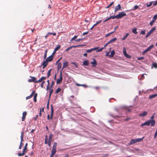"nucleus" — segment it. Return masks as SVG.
I'll list each match as a JSON object with an SVG mask.
<instances>
[{"mask_svg": "<svg viewBox=\"0 0 157 157\" xmlns=\"http://www.w3.org/2000/svg\"><path fill=\"white\" fill-rule=\"evenodd\" d=\"M155 121L153 120H150L144 122V123L142 124L140 126L143 127L144 125L149 126L150 124H151V126H154L155 124Z\"/></svg>", "mask_w": 157, "mask_h": 157, "instance_id": "obj_1", "label": "nucleus"}, {"mask_svg": "<svg viewBox=\"0 0 157 157\" xmlns=\"http://www.w3.org/2000/svg\"><path fill=\"white\" fill-rule=\"evenodd\" d=\"M144 137L141 138H137L136 139H132L130 142V144H133L136 142H139L142 141L144 139Z\"/></svg>", "mask_w": 157, "mask_h": 157, "instance_id": "obj_2", "label": "nucleus"}, {"mask_svg": "<svg viewBox=\"0 0 157 157\" xmlns=\"http://www.w3.org/2000/svg\"><path fill=\"white\" fill-rule=\"evenodd\" d=\"M117 15V19H119L122 18L124 16H126V14L124 11H122L121 13H119V14Z\"/></svg>", "mask_w": 157, "mask_h": 157, "instance_id": "obj_3", "label": "nucleus"}, {"mask_svg": "<svg viewBox=\"0 0 157 157\" xmlns=\"http://www.w3.org/2000/svg\"><path fill=\"white\" fill-rule=\"evenodd\" d=\"M155 27H154L153 28H152L149 31V32L147 33L146 35V36L145 37L146 38H147L149 37L152 34V33L155 30Z\"/></svg>", "mask_w": 157, "mask_h": 157, "instance_id": "obj_4", "label": "nucleus"}, {"mask_svg": "<svg viewBox=\"0 0 157 157\" xmlns=\"http://www.w3.org/2000/svg\"><path fill=\"white\" fill-rule=\"evenodd\" d=\"M63 80V77L62 76V73L61 72L60 73V77L59 79H57L56 80V83L57 84H60L62 82Z\"/></svg>", "mask_w": 157, "mask_h": 157, "instance_id": "obj_5", "label": "nucleus"}, {"mask_svg": "<svg viewBox=\"0 0 157 157\" xmlns=\"http://www.w3.org/2000/svg\"><path fill=\"white\" fill-rule=\"evenodd\" d=\"M121 10V7L120 4H118L117 6H115L114 10L115 12H117L118 10Z\"/></svg>", "mask_w": 157, "mask_h": 157, "instance_id": "obj_6", "label": "nucleus"}, {"mask_svg": "<svg viewBox=\"0 0 157 157\" xmlns=\"http://www.w3.org/2000/svg\"><path fill=\"white\" fill-rule=\"evenodd\" d=\"M84 46V45H76V46H71L68 48H67L65 50V51H66V52H67L70 49H72L73 48H75L78 47L82 46Z\"/></svg>", "mask_w": 157, "mask_h": 157, "instance_id": "obj_7", "label": "nucleus"}, {"mask_svg": "<svg viewBox=\"0 0 157 157\" xmlns=\"http://www.w3.org/2000/svg\"><path fill=\"white\" fill-rule=\"evenodd\" d=\"M26 149L24 148L22 153H17L18 156H21L24 155L26 152Z\"/></svg>", "mask_w": 157, "mask_h": 157, "instance_id": "obj_8", "label": "nucleus"}, {"mask_svg": "<svg viewBox=\"0 0 157 157\" xmlns=\"http://www.w3.org/2000/svg\"><path fill=\"white\" fill-rule=\"evenodd\" d=\"M93 61L91 62L90 63L92 64V66L93 67H95L97 65V63L96 60L94 58L92 59Z\"/></svg>", "mask_w": 157, "mask_h": 157, "instance_id": "obj_9", "label": "nucleus"}, {"mask_svg": "<svg viewBox=\"0 0 157 157\" xmlns=\"http://www.w3.org/2000/svg\"><path fill=\"white\" fill-rule=\"evenodd\" d=\"M30 77L31 78H32V79H29L28 80V82H33L35 83H36V78L35 77H32L31 76H30Z\"/></svg>", "mask_w": 157, "mask_h": 157, "instance_id": "obj_10", "label": "nucleus"}, {"mask_svg": "<svg viewBox=\"0 0 157 157\" xmlns=\"http://www.w3.org/2000/svg\"><path fill=\"white\" fill-rule=\"evenodd\" d=\"M51 117L50 118V119L52 120V119L53 113H54V109L53 105H51Z\"/></svg>", "mask_w": 157, "mask_h": 157, "instance_id": "obj_11", "label": "nucleus"}, {"mask_svg": "<svg viewBox=\"0 0 157 157\" xmlns=\"http://www.w3.org/2000/svg\"><path fill=\"white\" fill-rule=\"evenodd\" d=\"M56 149L52 148L51 153L50 157H54V155L56 154Z\"/></svg>", "mask_w": 157, "mask_h": 157, "instance_id": "obj_12", "label": "nucleus"}, {"mask_svg": "<svg viewBox=\"0 0 157 157\" xmlns=\"http://www.w3.org/2000/svg\"><path fill=\"white\" fill-rule=\"evenodd\" d=\"M123 52L124 55L127 58H131L130 56L127 54V52H126L125 49L124 48H123Z\"/></svg>", "mask_w": 157, "mask_h": 157, "instance_id": "obj_13", "label": "nucleus"}, {"mask_svg": "<svg viewBox=\"0 0 157 157\" xmlns=\"http://www.w3.org/2000/svg\"><path fill=\"white\" fill-rule=\"evenodd\" d=\"M98 47L94 48H93L86 50V52L88 53L90 52H92V51H94V50H97L98 49Z\"/></svg>", "mask_w": 157, "mask_h": 157, "instance_id": "obj_14", "label": "nucleus"}, {"mask_svg": "<svg viewBox=\"0 0 157 157\" xmlns=\"http://www.w3.org/2000/svg\"><path fill=\"white\" fill-rule=\"evenodd\" d=\"M49 35H53V36H55L56 35V34L55 33H51V32H48L47 33V35L45 36V39H47V37H48V36H49Z\"/></svg>", "mask_w": 157, "mask_h": 157, "instance_id": "obj_15", "label": "nucleus"}, {"mask_svg": "<svg viewBox=\"0 0 157 157\" xmlns=\"http://www.w3.org/2000/svg\"><path fill=\"white\" fill-rule=\"evenodd\" d=\"M27 115V112L26 111L22 113V121H23L25 120L26 116Z\"/></svg>", "mask_w": 157, "mask_h": 157, "instance_id": "obj_16", "label": "nucleus"}, {"mask_svg": "<svg viewBox=\"0 0 157 157\" xmlns=\"http://www.w3.org/2000/svg\"><path fill=\"white\" fill-rule=\"evenodd\" d=\"M53 56L51 55L47 58L46 59V60L48 62H51L53 60Z\"/></svg>", "mask_w": 157, "mask_h": 157, "instance_id": "obj_17", "label": "nucleus"}, {"mask_svg": "<svg viewBox=\"0 0 157 157\" xmlns=\"http://www.w3.org/2000/svg\"><path fill=\"white\" fill-rule=\"evenodd\" d=\"M68 66V62L67 61H64L63 63V66L62 69L67 67Z\"/></svg>", "mask_w": 157, "mask_h": 157, "instance_id": "obj_18", "label": "nucleus"}, {"mask_svg": "<svg viewBox=\"0 0 157 157\" xmlns=\"http://www.w3.org/2000/svg\"><path fill=\"white\" fill-rule=\"evenodd\" d=\"M35 93V91L33 90L32 91L31 94L29 96L27 97L26 98V99H28L31 98L33 95Z\"/></svg>", "mask_w": 157, "mask_h": 157, "instance_id": "obj_19", "label": "nucleus"}, {"mask_svg": "<svg viewBox=\"0 0 157 157\" xmlns=\"http://www.w3.org/2000/svg\"><path fill=\"white\" fill-rule=\"evenodd\" d=\"M147 114V112L146 111H144L142 113H141L139 114V116L142 117H144L145 116H146Z\"/></svg>", "mask_w": 157, "mask_h": 157, "instance_id": "obj_20", "label": "nucleus"}, {"mask_svg": "<svg viewBox=\"0 0 157 157\" xmlns=\"http://www.w3.org/2000/svg\"><path fill=\"white\" fill-rule=\"evenodd\" d=\"M24 132L22 131L21 132V142H22L24 140L23 138H24Z\"/></svg>", "mask_w": 157, "mask_h": 157, "instance_id": "obj_21", "label": "nucleus"}, {"mask_svg": "<svg viewBox=\"0 0 157 157\" xmlns=\"http://www.w3.org/2000/svg\"><path fill=\"white\" fill-rule=\"evenodd\" d=\"M112 18V19H114L115 18H116L117 19V15L115 16H111L109 18H108V19L105 20L104 21L105 22L109 20L110 19Z\"/></svg>", "mask_w": 157, "mask_h": 157, "instance_id": "obj_22", "label": "nucleus"}, {"mask_svg": "<svg viewBox=\"0 0 157 157\" xmlns=\"http://www.w3.org/2000/svg\"><path fill=\"white\" fill-rule=\"evenodd\" d=\"M115 54V51L113 50L111 52L110 55H109V56L110 58H112L113 57Z\"/></svg>", "mask_w": 157, "mask_h": 157, "instance_id": "obj_23", "label": "nucleus"}, {"mask_svg": "<svg viewBox=\"0 0 157 157\" xmlns=\"http://www.w3.org/2000/svg\"><path fill=\"white\" fill-rule=\"evenodd\" d=\"M53 135L51 133L50 134L49 137L48 141L52 142V138L53 137Z\"/></svg>", "mask_w": 157, "mask_h": 157, "instance_id": "obj_24", "label": "nucleus"}, {"mask_svg": "<svg viewBox=\"0 0 157 157\" xmlns=\"http://www.w3.org/2000/svg\"><path fill=\"white\" fill-rule=\"evenodd\" d=\"M117 40V38H116V37H115L112 39L111 40H110L109 41H108V42H109V44H110L111 43H112V42H114V41H115L116 40Z\"/></svg>", "mask_w": 157, "mask_h": 157, "instance_id": "obj_25", "label": "nucleus"}, {"mask_svg": "<svg viewBox=\"0 0 157 157\" xmlns=\"http://www.w3.org/2000/svg\"><path fill=\"white\" fill-rule=\"evenodd\" d=\"M83 65L88 66L89 65V61L88 60H85L83 61Z\"/></svg>", "mask_w": 157, "mask_h": 157, "instance_id": "obj_26", "label": "nucleus"}, {"mask_svg": "<svg viewBox=\"0 0 157 157\" xmlns=\"http://www.w3.org/2000/svg\"><path fill=\"white\" fill-rule=\"evenodd\" d=\"M157 96V94H154L153 95H151L149 96V98L150 99H151L152 98H154Z\"/></svg>", "mask_w": 157, "mask_h": 157, "instance_id": "obj_27", "label": "nucleus"}, {"mask_svg": "<svg viewBox=\"0 0 157 157\" xmlns=\"http://www.w3.org/2000/svg\"><path fill=\"white\" fill-rule=\"evenodd\" d=\"M37 95V93H36L34 94L33 100L34 102H36V97Z\"/></svg>", "mask_w": 157, "mask_h": 157, "instance_id": "obj_28", "label": "nucleus"}, {"mask_svg": "<svg viewBox=\"0 0 157 157\" xmlns=\"http://www.w3.org/2000/svg\"><path fill=\"white\" fill-rule=\"evenodd\" d=\"M132 32L133 33L135 34H136L138 33L137 32V29L136 28H134L132 29Z\"/></svg>", "mask_w": 157, "mask_h": 157, "instance_id": "obj_29", "label": "nucleus"}, {"mask_svg": "<svg viewBox=\"0 0 157 157\" xmlns=\"http://www.w3.org/2000/svg\"><path fill=\"white\" fill-rule=\"evenodd\" d=\"M60 45H58L55 48L54 51L56 52V51L58 50L60 48Z\"/></svg>", "mask_w": 157, "mask_h": 157, "instance_id": "obj_30", "label": "nucleus"}, {"mask_svg": "<svg viewBox=\"0 0 157 157\" xmlns=\"http://www.w3.org/2000/svg\"><path fill=\"white\" fill-rule=\"evenodd\" d=\"M48 61H46V60H45V61H44L42 63V65H44V66H47V65L48 64Z\"/></svg>", "mask_w": 157, "mask_h": 157, "instance_id": "obj_31", "label": "nucleus"}, {"mask_svg": "<svg viewBox=\"0 0 157 157\" xmlns=\"http://www.w3.org/2000/svg\"><path fill=\"white\" fill-rule=\"evenodd\" d=\"M151 67H155V68H157V63H153Z\"/></svg>", "mask_w": 157, "mask_h": 157, "instance_id": "obj_32", "label": "nucleus"}, {"mask_svg": "<svg viewBox=\"0 0 157 157\" xmlns=\"http://www.w3.org/2000/svg\"><path fill=\"white\" fill-rule=\"evenodd\" d=\"M125 109L126 111L128 112H130L131 110V108L129 107H125Z\"/></svg>", "mask_w": 157, "mask_h": 157, "instance_id": "obj_33", "label": "nucleus"}, {"mask_svg": "<svg viewBox=\"0 0 157 157\" xmlns=\"http://www.w3.org/2000/svg\"><path fill=\"white\" fill-rule=\"evenodd\" d=\"M52 69H51L50 70H49L48 72L47 73V78H48L51 75V71Z\"/></svg>", "mask_w": 157, "mask_h": 157, "instance_id": "obj_34", "label": "nucleus"}, {"mask_svg": "<svg viewBox=\"0 0 157 157\" xmlns=\"http://www.w3.org/2000/svg\"><path fill=\"white\" fill-rule=\"evenodd\" d=\"M154 2H149V4H147V5H146V6L147 7H150V6H151L153 3Z\"/></svg>", "mask_w": 157, "mask_h": 157, "instance_id": "obj_35", "label": "nucleus"}, {"mask_svg": "<svg viewBox=\"0 0 157 157\" xmlns=\"http://www.w3.org/2000/svg\"><path fill=\"white\" fill-rule=\"evenodd\" d=\"M129 35L128 33L126 34V35L122 38V40H124L127 38V36Z\"/></svg>", "mask_w": 157, "mask_h": 157, "instance_id": "obj_36", "label": "nucleus"}, {"mask_svg": "<svg viewBox=\"0 0 157 157\" xmlns=\"http://www.w3.org/2000/svg\"><path fill=\"white\" fill-rule=\"evenodd\" d=\"M154 47V45L152 44L151 46H149L147 49L148 51H150L151 49Z\"/></svg>", "mask_w": 157, "mask_h": 157, "instance_id": "obj_37", "label": "nucleus"}, {"mask_svg": "<svg viewBox=\"0 0 157 157\" xmlns=\"http://www.w3.org/2000/svg\"><path fill=\"white\" fill-rule=\"evenodd\" d=\"M139 8V7L137 5H135L134 6V8L133 9H132L131 10H136L137 9H138Z\"/></svg>", "mask_w": 157, "mask_h": 157, "instance_id": "obj_38", "label": "nucleus"}, {"mask_svg": "<svg viewBox=\"0 0 157 157\" xmlns=\"http://www.w3.org/2000/svg\"><path fill=\"white\" fill-rule=\"evenodd\" d=\"M157 18V15L155 14L154 16L152 18V20L154 21H155Z\"/></svg>", "mask_w": 157, "mask_h": 157, "instance_id": "obj_39", "label": "nucleus"}, {"mask_svg": "<svg viewBox=\"0 0 157 157\" xmlns=\"http://www.w3.org/2000/svg\"><path fill=\"white\" fill-rule=\"evenodd\" d=\"M61 90V89L60 88H58L57 90H56L55 93L58 94Z\"/></svg>", "mask_w": 157, "mask_h": 157, "instance_id": "obj_40", "label": "nucleus"}, {"mask_svg": "<svg viewBox=\"0 0 157 157\" xmlns=\"http://www.w3.org/2000/svg\"><path fill=\"white\" fill-rule=\"evenodd\" d=\"M78 36L77 35H75L70 40V41L71 42L73 40H75V39Z\"/></svg>", "mask_w": 157, "mask_h": 157, "instance_id": "obj_41", "label": "nucleus"}, {"mask_svg": "<svg viewBox=\"0 0 157 157\" xmlns=\"http://www.w3.org/2000/svg\"><path fill=\"white\" fill-rule=\"evenodd\" d=\"M57 143L55 142L54 143V144L53 145V146L52 148H53L56 149V147H57Z\"/></svg>", "mask_w": 157, "mask_h": 157, "instance_id": "obj_42", "label": "nucleus"}, {"mask_svg": "<svg viewBox=\"0 0 157 157\" xmlns=\"http://www.w3.org/2000/svg\"><path fill=\"white\" fill-rule=\"evenodd\" d=\"M62 66L61 63H59L58 64L57 67L58 69H60Z\"/></svg>", "mask_w": 157, "mask_h": 157, "instance_id": "obj_43", "label": "nucleus"}, {"mask_svg": "<svg viewBox=\"0 0 157 157\" xmlns=\"http://www.w3.org/2000/svg\"><path fill=\"white\" fill-rule=\"evenodd\" d=\"M149 51L147 49H146V50H145L143 52H142V54L143 55H144L145 53H146L147 52H148Z\"/></svg>", "mask_w": 157, "mask_h": 157, "instance_id": "obj_44", "label": "nucleus"}, {"mask_svg": "<svg viewBox=\"0 0 157 157\" xmlns=\"http://www.w3.org/2000/svg\"><path fill=\"white\" fill-rule=\"evenodd\" d=\"M144 75H147V74H142V75L141 77L140 78V80H142L144 79Z\"/></svg>", "mask_w": 157, "mask_h": 157, "instance_id": "obj_45", "label": "nucleus"}, {"mask_svg": "<svg viewBox=\"0 0 157 157\" xmlns=\"http://www.w3.org/2000/svg\"><path fill=\"white\" fill-rule=\"evenodd\" d=\"M104 49V48L103 47V48H101L98 49V50H97V51H96V52H101V51L103 49Z\"/></svg>", "mask_w": 157, "mask_h": 157, "instance_id": "obj_46", "label": "nucleus"}, {"mask_svg": "<svg viewBox=\"0 0 157 157\" xmlns=\"http://www.w3.org/2000/svg\"><path fill=\"white\" fill-rule=\"evenodd\" d=\"M104 49V48L103 47V48H101L98 49V50H97V51H96V52H101V51L103 49Z\"/></svg>", "mask_w": 157, "mask_h": 157, "instance_id": "obj_47", "label": "nucleus"}, {"mask_svg": "<svg viewBox=\"0 0 157 157\" xmlns=\"http://www.w3.org/2000/svg\"><path fill=\"white\" fill-rule=\"evenodd\" d=\"M47 140H48V137L47 136H46L45 138V140L44 143L45 144H48V142H47Z\"/></svg>", "mask_w": 157, "mask_h": 157, "instance_id": "obj_48", "label": "nucleus"}, {"mask_svg": "<svg viewBox=\"0 0 157 157\" xmlns=\"http://www.w3.org/2000/svg\"><path fill=\"white\" fill-rule=\"evenodd\" d=\"M145 30H142V31L140 33V34H142L143 35H144L145 34Z\"/></svg>", "mask_w": 157, "mask_h": 157, "instance_id": "obj_49", "label": "nucleus"}, {"mask_svg": "<svg viewBox=\"0 0 157 157\" xmlns=\"http://www.w3.org/2000/svg\"><path fill=\"white\" fill-rule=\"evenodd\" d=\"M144 59V57H138L137 58V59L139 60H142V59Z\"/></svg>", "mask_w": 157, "mask_h": 157, "instance_id": "obj_50", "label": "nucleus"}, {"mask_svg": "<svg viewBox=\"0 0 157 157\" xmlns=\"http://www.w3.org/2000/svg\"><path fill=\"white\" fill-rule=\"evenodd\" d=\"M83 40L82 38L81 39H78L75 40V41L76 42H79L81 40Z\"/></svg>", "mask_w": 157, "mask_h": 157, "instance_id": "obj_51", "label": "nucleus"}, {"mask_svg": "<svg viewBox=\"0 0 157 157\" xmlns=\"http://www.w3.org/2000/svg\"><path fill=\"white\" fill-rule=\"evenodd\" d=\"M53 90L52 89H51V90L50 91V92H49V97H50L51 96L52 94L53 93Z\"/></svg>", "mask_w": 157, "mask_h": 157, "instance_id": "obj_52", "label": "nucleus"}, {"mask_svg": "<svg viewBox=\"0 0 157 157\" xmlns=\"http://www.w3.org/2000/svg\"><path fill=\"white\" fill-rule=\"evenodd\" d=\"M42 80L41 79V78H40L38 80L36 81V83H39L40 82H42Z\"/></svg>", "mask_w": 157, "mask_h": 157, "instance_id": "obj_53", "label": "nucleus"}, {"mask_svg": "<svg viewBox=\"0 0 157 157\" xmlns=\"http://www.w3.org/2000/svg\"><path fill=\"white\" fill-rule=\"evenodd\" d=\"M45 82V81H43L41 83V85H40V86H41V88H43V85H44V84Z\"/></svg>", "mask_w": 157, "mask_h": 157, "instance_id": "obj_54", "label": "nucleus"}, {"mask_svg": "<svg viewBox=\"0 0 157 157\" xmlns=\"http://www.w3.org/2000/svg\"><path fill=\"white\" fill-rule=\"evenodd\" d=\"M130 119V118L129 117H128L127 118H126L125 119H124V121H128Z\"/></svg>", "mask_w": 157, "mask_h": 157, "instance_id": "obj_55", "label": "nucleus"}, {"mask_svg": "<svg viewBox=\"0 0 157 157\" xmlns=\"http://www.w3.org/2000/svg\"><path fill=\"white\" fill-rule=\"evenodd\" d=\"M71 63L72 64L74 65L75 66V67H76L78 68V66H77V65L76 64V63H75L72 62V63Z\"/></svg>", "mask_w": 157, "mask_h": 157, "instance_id": "obj_56", "label": "nucleus"}, {"mask_svg": "<svg viewBox=\"0 0 157 157\" xmlns=\"http://www.w3.org/2000/svg\"><path fill=\"white\" fill-rule=\"evenodd\" d=\"M55 82L54 81H52V82L51 87L52 88V86L54 85Z\"/></svg>", "mask_w": 157, "mask_h": 157, "instance_id": "obj_57", "label": "nucleus"}, {"mask_svg": "<svg viewBox=\"0 0 157 157\" xmlns=\"http://www.w3.org/2000/svg\"><path fill=\"white\" fill-rule=\"evenodd\" d=\"M47 50H45V55L44 56V59H45L46 58V56H47Z\"/></svg>", "mask_w": 157, "mask_h": 157, "instance_id": "obj_58", "label": "nucleus"}, {"mask_svg": "<svg viewBox=\"0 0 157 157\" xmlns=\"http://www.w3.org/2000/svg\"><path fill=\"white\" fill-rule=\"evenodd\" d=\"M155 21H153L152 20L151 21L150 23V25H151V26H152L153 24V23L155 22Z\"/></svg>", "mask_w": 157, "mask_h": 157, "instance_id": "obj_59", "label": "nucleus"}, {"mask_svg": "<svg viewBox=\"0 0 157 157\" xmlns=\"http://www.w3.org/2000/svg\"><path fill=\"white\" fill-rule=\"evenodd\" d=\"M157 136V129L156 130V131L155 132V134L154 135V138H156Z\"/></svg>", "mask_w": 157, "mask_h": 157, "instance_id": "obj_60", "label": "nucleus"}, {"mask_svg": "<svg viewBox=\"0 0 157 157\" xmlns=\"http://www.w3.org/2000/svg\"><path fill=\"white\" fill-rule=\"evenodd\" d=\"M109 44L108 42L104 46L103 48H105V47H106V46L108 44Z\"/></svg>", "mask_w": 157, "mask_h": 157, "instance_id": "obj_61", "label": "nucleus"}, {"mask_svg": "<svg viewBox=\"0 0 157 157\" xmlns=\"http://www.w3.org/2000/svg\"><path fill=\"white\" fill-rule=\"evenodd\" d=\"M27 146H28V144L27 143H26L25 144L24 148H25V149H27Z\"/></svg>", "mask_w": 157, "mask_h": 157, "instance_id": "obj_62", "label": "nucleus"}, {"mask_svg": "<svg viewBox=\"0 0 157 157\" xmlns=\"http://www.w3.org/2000/svg\"><path fill=\"white\" fill-rule=\"evenodd\" d=\"M42 80H45L46 79V78L45 77H42L40 78Z\"/></svg>", "mask_w": 157, "mask_h": 157, "instance_id": "obj_63", "label": "nucleus"}, {"mask_svg": "<svg viewBox=\"0 0 157 157\" xmlns=\"http://www.w3.org/2000/svg\"><path fill=\"white\" fill-rule=\"evenodd\" d=\"M157 4V0L153 4V6H155Z\"/></svg>", "mask_w": 157, "mask_h": 157, "instance_id": "obj_64", "label": "nucleus"}]
</instances>
